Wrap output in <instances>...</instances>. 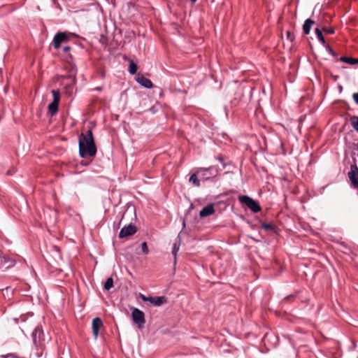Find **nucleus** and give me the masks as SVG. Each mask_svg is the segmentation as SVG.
Returning <instances> with one entry per match:
<instances>
[{
  "instance_id": "obj_1",
  "label": "nucleus",
  "mask_w": 358,
  "mask_h": 358,
  "mask_svg": "<svg viewBox=\"0 0 358 358\" xmlns=\"http://www.w3.org/2000/svg\"><path fill=\"white\" fill-rule=\"evenodd\" d=\"M79 155L81 158L94 157L96 154V147L92 130L82 133L78 138Z\"/></svg>"
},
{
  "instance_id": "obj_2",
  "label": "nucleus",
  "mask_w": 358,
  "mask_h": 358,
  "mask_svg": "<svg viewBox=\"0 0 358 358\" xmlns=\"http://www.w3.org/2000/svg\"><path fill=\"white\" fill-rule=\"evenodd\" d=\"M196 170L201 180H208L216 177L219 171L218 167L215 166H211L208 168H196Z\"/></svg>"
},
{
  "instance_id": "obj_3",
  "label": "nucleus",
  "mask_w": 358,
  "mask_h": 358,
  "mask_svg": "<svg viewBox=\"0 0 358 358\" xmlns=\"http://www.w3.org/2000/svg\"><path fill=\"white\" fill-rule=\"evenodd\" d=\"M238 200L242 204L245 205L253 213H258L262 210L258 202L247 195L240 196L238 197Z\"/></svg>"
},
{
  "instance_id": "obj_4",
  "label": "nucleus",
  "mask_w": 358,
  "mask_h": 358,
  "mask_svg": "<svg viewBox=\"0 0 358 358\" xmlns=\"http://www.w3.org/2000/svg\"><path fill=\"white\" fill-rule=\"evenodd\" d=\"M33 344L38 348L44 341V334L41 325H37L31 333Z\"/></svg>"
},
{
  "instance_id": "obj_5",
  "label": "nucleus",
  "mask_w": 358,
  "mask_h": 358,
  "mask_svg": "<svg viewBox=\"0 0 358 358\" xmlns=\"http://www.w3.org/2000/svg\"><path fill=\"white\" fill-rule=\"evenodd\" d=\"M131 317L133 322L138 325L139 328H142L145 323V314L144 313L139 310L138 308H134L131 313Z\"/></svg>"
},
{
  "instance_id": "obj_6",
  "label": "nucleus",
  "mask_w": 358,
  "mask_h": 358,
  "mask_svg": "<svg viewBox=\"0 0 358 358\" xmlns=\"http://www.w3.org/2000/svg\"><path fill=\"white\" fill-rule=\"evenodd\" d=\"M69 41V36L65 32H58L57 33L53 38V47L55 49H58L61 43L63 42H66Z\"/></svg>"
},
{
  "instance_id": "obj_7",
  "label": "nucleus",
  "mask_w": 358,
  "mask_h": 358,
  "mask_svg": "<svg viewBox=\"0 0 358 358\" xmlns=\"http://www.w3.org/2000/svg\"><path fill=\"white\" fill-rule=\"evenodd\" d=\"M136 232V227L132 224L122 227L119 233V237L123 238L134 234Z\"/></svg>"
},
{
  "instance_id": "obj_8",
  "label": "nucleus",
  "mask_w": 358,
  "mask_h": 358,
  "mask_svg": "<svg viewBox=\"0 0 358 358\" xmlns=\"http://www.w3.org/2000/svg\"><path fill=\"white\" fill-rule=\"evenodd\" d=\"M348 177L355 187L358 185V168L357 165H351L350 171L348 173Z\"/></svg>"
},
{
  "instance_id": "obj_9",
  "label": "nucleus",
  "mask_w": 358,
  "mask_h": 358,
  "mask_svg": "<svg viewBox=\"0 0 358 358\" xmlns=\"http://www.w3.org/2000/svg\"><path fill=\"white\" fill-rule=\"evenodd\" d=\"M92 332L95 338H97L99 329L103 326V322L99 317H95L92 320Z\"/></svg>"
},
{
  "instance_id": "obj_10",
  "label": "nucleus",
  "mask_w": 358,
  "mask_h": 358,
  "mask_svg": "<svg viewBox=\"0 0 358 358\" xmlns=\"http://www.w3.org/2000/svg\"><path fill=\"white\" fill-rule=\"evenodd\" d=\"M136 80L139 85L145 88L150 89L152 87L153 85L152 81L142 75H138L136 77Z\"/></svg>"
},
{
  "instance_id": "obj_11",
  "label": "nucleus",
  "mask_w": 358,
  "mask_h": 358,
  "mask_svg": "<svg viewBox=\"0 0 358 358\" xmlns=\"http://www.w3.org/2000/svg\"><path fill=\"white\" fill-rule=\"evenodd\" d=\"M214 213V205L213 203H210L202 208V210L199 213V216L201 217H205L210 215H213Z\"/></svg>"
},
{
  "instance_id": "obj_12",
  "label": "nucleus",
  "mask_w": 358,
  "mask_h": 358,
  "mask_svg": "<svg viewBox=\"0 0 358 358\" xmlns=\"http://www.w3.org/2000/svg\"><path fill=\"white\" fill-rule=\"evenodd\" d=\"M167 299L165 296H150L149 302L150 304H152L153 306H160L162 304L166 303Z\"/></svg>"
},
{
  "instance_id": "obj_13",
  "label": "nucleus",
  "mask_w": 358,
  "mask_h": 358,
  "mask_svg": "<svg viewBox=\"0 0 358 358\" xmlns=\"http://www.w3.org/2000/svg\"><path fill=\"white\" fill-rule=\"evenodd\" d=\"M200 180L201 179L199 177V173H197V170L196 169L194 173L189 177V182L192 183L193 186L199 187L201 185Z\"/></svg>"
},
{
  "instance_id": "obj_14",
  "label": "nucleus",
  "mask_w": 358,
  "mask_h": 358,
  "mask_svg": "<svg viewBox=\"0 0 358 358\" xmlns=\"http://www.w3.org/2000/svg\"><path fill=\"white\" fill-rule=\"evenodd\" d=\"M313 25V20H312L311 18H308L307 20H306L303 24V34L305 35L309 34Z\"/></svg>"
},
{
  "instance_id": "obj_15",
  "label": "nucleus",
  "mask_w": 358,
  "mask_h": 358,
  "mask_svg": "<svg viewBox=\"0 0 358 358\" xmlns=\"http://www.w3.org/2000/svg\"><path fill=\"white\" fill-rule=\"evenodd\" d=\"M8 263L9 264L6 267V268H8L14 265L13 262L8 257H6L2 256V252L0 250V269L3 268L5 264Z\"/></svg>"
},
{
  "instance_id": "obj_16",
  "label": "nucleus",
  "mask_w": 358,
  "mask_h": 358,
  "mask_svg": "<svg viewBox=\"0 0 358 358\" xmlns=\"http://www.w3.org/2000/svg\"><path fill=\"white\" fill-rule=\"evenodd\" d=\"M67 68L69 69V77L72 78L73 80L75 81L77 71H78L76 66L73 63H70L69 66H67Z\"/></svg>"
},
{
  "instance_id": "obj_17",
  "label": "nucleus",
  "mask_w": 358,
  "mask_h": 358,
  "mask_svg": "<svg viewBox=\"0 0 358 358\" xmlns=\"http://www.w3.org/2000/svg\"><path fill=\"white\" fill-rule=\"evenodd\" d=\"M180 239L178 236L177 238V239L176 240V241L174 242V243L173 244V248H172V254L174 256L175 262H176L177 253L180 249Z\"/></svg>"
},
{
  "instance_id": "obj_18",
  "label": "nucleus",
  "mask_w": 358,
  "mask_h": 358,
  "mask_svg": "<svg viewBox=\"0 0 358 358\" xmlns=\"http://www.w3.org/2000/svg\"><path fill=\"white\" fill-rule=\"evenodd\" d=\"M315 34H316V36H317V40L323 45H326V41H325V39H324V37L323 36V34L322 32V31L318 29V28H315Z\"/></svg>"
},
{
  "instance_id": "obj_19",
  "label": "nucleus",
  "mask_w": 358,
  "mask_h": 358,
  "mask_svg": "<svg viewBox=\"0 0 358 358\" xmlns=\"http://www.w3.org/2000/svg\"><path fill=\"white\" fill-rule=\"evenodd\" d=\"M340 61L345 62L348 64L354 65L358 64V59L352 58V57H341L339 59Z\"/></svg>"
},
{
  "instance_id": "obj_20",
  "label": "nucleus",
  "mask_w": 358,
  "mask_h": 358,
  "mask_svg": "<svg viewBox=\"0 0 358 358\" xmlns=\"http://www.w3.org/2000/svg\"><path fill=\"white\" fill-rule=\"evenodd\" d=\"M350 124L352 128L358 132V116L353 115L350 118Z\"/></svg>"
},
{
  "instance_id": "obj_21",
  "label": "nucleus",
  "mask_w": 358,
  "mask_h": 358,
  "mask_svg": "<svg viewBox=\"0 0 358 358\" xmlns=\"http://www.w3.org/2000/svg\"><path fill=\"white\" fill-rule=\"evenodd\" d=\"M58 103L51 102L48 105V110L51 115H55L58 111Z\"/></svg>"
},
{
  "instance_id": "obj_22",
  "label": "nucleus",
  "mask_w": 358,
  "mask_h": 358,
  "mask_svg": "<svg viewBox=\"0 0 358 358\" xmlns=\"http://www.w3.org/2000/svg\"><path fill=\"white\" fill-rule=\"evenodd\" d=\"M113 287V279L112 278H108L104 282L103 288L106 290H109Z\"/></svg>"
},
{
  "instance_id": "obj_23",
  "label": "nucleus",
  "mask_w": 358,
  "mask_h": 358,
  "mask_svg": "<svg viewBox=\"0 0 358 358\" xmlns=\"http://www.w3.org/2000/svg\"><path fill=\"white\" fill-rule=\"evenodd\" d=\"M137 69H138L137 65L133 61H131L129 63V73L131 75L136 74L137 72Z\"/></svg>"
},
{
  "instance_id": "obj_24",
  "label": "nucleus",
  "mask_w": 358,
  "mask_h": 358,
  "mask_svg": "<svg viewBox=\"0 0 358 358\" xmlns=\"http://www.w3.org/2000/svg\"><path fill=\"white\" fill-rule=\"evenodd\" d=\"M52 96H53V101L52 102H55V103H59V101H60V93H59V91L58 90H52Z\"/></svg>"
},
{
  "instance_id": "obj_25",
  "label": "nucleus",
  "mask_w": 358,
  "mask_h": 358,
  "mask_svg": "<svg viewBox=\"0 0 358 358\" xmlns=\"http://www.w3.org/2000/svg\"><path fill=\"white\" fill-rule=\"evenodd\" d=\"M262 229H265V230H270V231H273L275 229V226L272 224H269V223H264L262 225Z\"/></svg>"
},
{
  "instance_id": "obj_26",
  "label": "nucleus",
  "mask_w": 358,
  "mask_h": 358,
  "mask_svg": "<svg viewBox=\"0 0 358 358\" xmlns=\"http://www.w3.org/2000/svg\"><path fill=\"white\" fill-rule=\"evenodd\" d=\"M1 358H20V357L15 353H8L6 355H2Z\"/></svg>"
},
{
  "instance_id": "obj_27",
  "label": "nucleus",
  "mask_w": 358,
  "mask_h": 358,
  "mask_svg": "<svg viewBox=\"0 0 358 358\" xmlns=\"http://www.w3.org/2000/svg\"><path fill=\"white\" fill-rule=\"evenodd\" d=\"M141 250L143 254L148 255L149 253V250L147 245L146 242H143L141 243Z\"/></svg>"
},
{
  "instance_id": "obj_28",
  "label": "nucleus",
  "mask_w": 358,
  "mask_h": 358,
  "mask_svg": "<svg viewBox=\"0 0 358 358\" xmlns=\"http://www.w3.org/2000/svg\"><path fill=\"white\" fill-rule=\"evenodd\" d=\"M328 52H329L332 56L336 57V55L335 52L331 49V48L326 43V45H324Z\"/></svg>"
},
{
  "instance_id": "obj_29",
  "label": "nucleus",
  "mask_w": 358,
  "mask_h": 358,
  "mask_svg": "<svg viewBox=\"0 0 358 358\" xmlns=\"http://www.w3.org/2000/svg\"><path fill=\"white\" fill-rule=\"evenodd\" d=\"M286 36L288 40H289L291 42L293 41L294 36L289 31H286Z\"/></svg>"
},
{
  "instance_id": "obj_30",
  "label": "nucleus",
  "mask_w": 358,
  "mask_h": 358,
  "mask_svg": "<svg viewBox=\"0 0 358 358\" xmlns=\"http://www.w3.org/2000/svg\"><path fill=\"white\" fill-rule=\"evenodd\" d=\"M323 30L327 33V34H334V30L333 29H328V28H324Z\"/></svg>"
},
{
  "instance_id": "obj_31",
  "label": "nucleus",
  "mask_w": 358,
  "mask_h": 358,
  "mask_svg": "<svg viewBox=\"0 0 358 358\" xmlns=\"http://www.w3.org/2000/svg\"><path fill=\"white\" fill-rule=\"evenodd\" d=\"M352 98L355 102L358 105V92L354 93L352 95Z\"/></svg>"
},
{
  "instance_id": "obj_32",
  "label": "nucleus",
  "mask_w": 358,
  "mask_h": 358,
  "mask_svg": "<svg viewBox=\"0 0 358 358\" xmlns=\"http://www.w3.org/2000/svg\"><path fill=\"white\" fill-rule=\"evenodd\" d=\"M141 299L143 301H145V302L148 301L149 302L150 296H145L143 294H141Z\"/></svg>"
},
{
  "instance_id": "obj_33",
  "label": "nucleus",
  "mask_w": 358,
  "mask_h": 358,
  "mask_svg": "<svg viewBox=\"0 0 358 358\" xmlns=\"http://www.w3.org/2000/svg\"><path fill=\"white\" fill-rule=\"evenodd\" d=\"M293 296H294L293 295H290V296H288L285 297V299H284V302L289 301V300L290 299H292Z\"/></svg>"
},
{
  "instance_id": "obj_34",
  "label": "nucleus",
  "mask_w": 358,
  "mask_h": 358,
  "mask_svg": "<svg viewBox=\"0 0 358 358\" xmlns=\"http://www.w3.org/2000/svg\"><path fill=\"white\" fill-rule=\"evenodd\" d=\"M69 50H70V47H69V46H65V47H64V48H63V50H64V52H67V51H69Z\"/></svg>"
},
{
  "instance_id": "obj_35",
  "label": "nucleus",
  "mask_w": 358,
  "mask_h": 358,
  "mask_svg": "<svg viewBox=\"0 0 358 358\" xmlns=\"http://www.w3.org/2000/svg\"><path fill=\"white\" fill-rule=\"evenodd\" d=\"M217 159L219 160L220 162H224V158L222 157H221V156L217 157Z\"/></svg>"
},
{
  "instance_id": "obj_36",
  "label": "nucleus",
  "mask_w": 358,
  "mask_h": 358,
  "mask_svg": "<svg viewBox=\"0 0 358 358\" xmlns=\"http://www.w3.org/2000/svg\"><path fill=\"white\" fill-rule=\"evenodd\" d=\"M96 90H98V91H101V87H97V88H96Z\"/></svg>"
},
{
  "instance_id": "obj_37",
  "label": "nucleus",
  "mask_w": 358,
  "mask_h": 358,
  "mask_svg": "<svg viewBox=\"0 0 358 358\" xmlns=\"http://www.w3.org/2000/svg\"><path fill=\"white\" fill-rule=\"evenodd\" d=\"M356 149L358 150V143L355 145Z\"/></svg>"
},
{
  "instance_id": "obj_38",
  "label": "nucleus",
  "mask_w": 358,
  "mask_h": 358,
  "mask_svg": "<svg viewBox=\"0 0 358 358\" xmlns=\"http://www.w3.org/2000/svg\"><path fill=\"white\" fill-rule=\"evenodd\" d=\"M308 43H309V45H310V48H312V44H311V43H310V41H308Z\"/></svg>"
},
{
  "instance_id": "obj_39",
  "label": "nucleus",
  "mask_w": 358,
  "mask_h": 358,
  "mask_svg": "<svg viewBox=\"0 0 358 358\" xmlns=\"http://www.w3.org/2000/svg\"><path fill=\"white\" fill-rule=\"evenodd\" d=\"M192 2H196L197 0H190Z\"/></svg>"
},
{
  "instance_id": "obj_40",
  "label": "nucleus",
  "mask_w": 358,
  "mask_h": 358,
  "mask_svg": "<svg viewBox=\"0 0 358 358\" xmlns=\"http://www.w3.org/2000/svg\"><path fill=\"white\" fill-rule=\"evenodd\" d=\"M354 188L358 189V185L355 186Z\"/></svg>"
}]
</instances>
